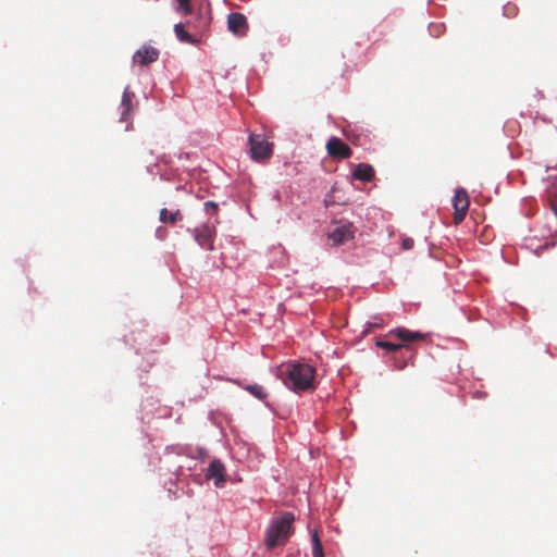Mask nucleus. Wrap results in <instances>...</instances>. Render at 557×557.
I'll return each instance as SVG.
<instances>
[{
    "label": "nucleus",
    "instance_id": "39448f33",
    "mask_svg": "<svg viewBox=\"0 0 557 557\" xmlns=\"http://www.w3.org/2000/svg\"><path fill=\"white\" fill-rule=\"evenodd\" d=\"M327 154L333 159H348L352 154L350 147L338 137H331L326 143Z\"/></svg>",
    "mask_w": 557,
    "mask_h": 557
},
{
    "label": "nucleus",
    "instance_id": "6ab92c4d",
    "mask_svg": "<svg viewBox=\"0 0 557 557\" xmlns=\"http://www.w3.org/2000/svg\"><path fill=\"white\" fill-rule=\"evenodd\" d=\"M550 208L557 218V182L547 189Z\"/></svg>",
    "mask_w": 557,
    "mask_h": 557
},
{
    "label": "nucleus",
    "instance_id": "412c9836",
    "mask_svg": "<svg viewBox=\"0 0 557 557\" xmlns=\"http://www.w3.org/2000/svg\"><path fill=\"white\" fill-rule=\"evenodd\" d=\"M517 13H518V8L516 4L507 3L504 7V14L507 17H515L517 15Z\"/></svg>",
    "mask_w": 557,
    "mask_h": 557
},
{
    "label": "nucleus",
    "instance_id": "5701e85b",
    "mask_svg": "<svg viewBox=\"0 0 557 557\" xmlns=\"http://www.w3.org/2000/svg\"><path fill=\"white\" fill-rule=\"evenodd\" d=\"M205 209L208 213H214L218 210V205L213 201L205 202Z\"/></svg>",
    "mask_w": 557,
    "mask_h": 557
},
{
    "label": "nucleus",
    "instance_id": "2eb2a0df",
    "mask_svg": "<svg viewBox=\"0 0 557 557\" xmlns=\"http://www.w3.org/2000/svg\"><path fill=\"white\" fill-rule=\"evenodd\" d=\"M133 96L134 94L128 91V87L125 88L123 95H122V100H121V117H120V121H126L128 119V115L132 111V108H133V104H132V99H133Z\"/></svg>",
    "mask_w": 557,
    "mask_h": 557
},
{
    "label": "nucleus",
    "instance_id": "f257e3e1",
    "mask_svg": "<svg viewBox=\"0 0 557 557\" xmlns=\"http://www.w3.org/2000/svg\"><path fill=\"white\" fill-rule=\"evenodd\" d=\"M276 376L293 392H306L315 388V369L301 362L282 364L276 370Z\"/></svg>",
    "mask_w": 557,
    "mask_h": 557
},
{
    "label": "nucleus",
    "instance_id": "20e7f679",
    "mask_svg": "<svg viewBox=\"0 0 557 557\" xmlns=\"http://www.w3.org/2000/svg\"><path fill=\"white\" fill-rule=\"evenodd\" d=\"M453 206L455 210L454 223L458 225L465 220L470 206L469 195L463 188L456 190L453 199Z\"/></svg>",
    "mask_w": 557,
    "mask_h": 557
},
{
    "label": "nucleus",
    "instance_id": "f3484780",
    "mask_svg": "<svg viewBox=\"0 0 557 557\" xmlns=\"http://www.w3.org/2000/svg\"><path fill=\"white\" fill-rule=\"evenodd\" d=\"M244 388L260 400H264L268 397V393L264 391L263 386L259 384H249Z\"/></svg>",
    "mask_w": 557,
    "mask_h": 557
},
{
    "label": "nucleus",
    "instance_id": "f03ea898",
    "mask_svg": "<svg viewBox=\"0 0 557 557\" xmlns=\"http://www.w3.org/2000/svg\"><path fill=\"white\" fill-rule=\"evenodd\" d=\"M295 517L292 512H284L280 518L273 519L269 524L264 543L269 549L284 545L293 533Z\"/></svg>",
    "mask_w": 557,
    "mask_h": 557
},
{
    "label": "nucleus",
    "instance_id": "7ed1b4c3",
    "mask_svg": "<svg viewBox=\"0 0 557 557\" xmlns=\"http://www.w3.org/2000/svg\"><path fill=\"white\" fill-rule=\"evenodd\" d=\"M251 158L263 161L272 156V144L262 134H251L248 138Z\"/></svg>",
    "mask_w": 557,
    "mask_h": 557
},
{
    "label": "nucleus",
    "instance_id": "f8f14e48",
    "mask_svg": "<svg viewBox=\"0 0 557 557\" xmlns=\"http://www.w3.org/2000/svg\"><path fill=\"white\" fill-rule=\"evenodd\" d=\"M391 335H395L397 338L404 342V344L416 341H423L425 338L424 334L420 332H412L405 327H397L396 330H393Z\"/></svg>",
    "mask_w": 557,
    "mask_h": 557
},
{
    "label": "nucleus",
    "instance_id": "a211bd4d",
    "mask_svg": "<svg viewBox=\"0 0 557 557\" xmlns=\"http://www.w3.org/2000/svg\"><path fill=\"white\" fill-rule=\"evenodd\" d=\"M312 540V556L313 557H324L323 546L319 539L318 532L314 531L311 536Z\"/></svg>",
    "mask_w": 557,
    "mask_h": 557
},
{
    "label": "nucleus",
    "instance_id": "9d476101",
    "mask_svg": "<svg viewBox=\"0 0 557 557\" xmlns=\"http://www.w3.org/2000/svg\"><path fill=\"white\" fill-rule=\"evenodd\" d=\"M159 51L153 47H143L139 49L135 55L134 61L138 62L141 65H147L158 60Z\"/></svg>",
    "mask_w": 557,
    "mask_h": 557
},
{
    "label": "nucleus",
    "instance_id": "0eeeda50",
    "mask_svg": "<svg viewBox=\"0 0 557 557\" xmlns=\"http://www.w3.org/2000/svg\"><path fill=\"white\" fill-rule=\"evenodd\" d=\"M228 29L236 36H245L248 30L247 18L239 12H233L227 16Z\"/></svg>",
    "mask_w": 557,
    "mask_h": 557
},
{
    "label": "nucleus",
    "instance_id": "dca6fc26",
    "mask_svg": "<svg viewBox=\"0 0 557 557\" xmlns=\"http://www.w3.org/2000/svg\"><path fill=\"white\" fill-rule=\"evenodd\" d=\"M174 32H175L176 37L180 39V41L186 42V44H195L196 42V39L185 30V27L182 23L174 25Z\"/></svg>",
    "mask_w": 557,
    "mask_h": 557
},
{
    "label": "nucleus",
    "instance_id": "9b49d317",
    "mask_svg": "<svg viewBox=\"0 0 557 557\" xmlns=\"http://www.w3.org/2000/svg\"><path fill=\"white\" fill-rule=\"evenodd\" d=\"M391 335H395L397 338L404 342V344L416 341H423L425 338L424 334L420 332H412L405 327H397L396 330H393Z\"/></svg>",
    "mask_w": 557,
    "mask_h": 557
},
{
    "label": "nucleus",
    "instance_id": "aec40b11",
    "mask_svg": "<svg viewBox=\"0 0 557 557\" xmlns=\"http://www.w3.org/2000/svg\"><path fill=\"white\" fill-rule=\"evenodd\" d=\"M376 345L379 347L387 349L389 351H398V350H400L403 348H408L407 344H395V343L386 342V341H379L376 343Z\"/></svg>",
    "mask_w": 557,
    "mask_h": 557
},
{
    "label": "nucleus",
    "instance_id": "1a4fd4ad",
    "mask_svg": "<svg viewBox=\"0 0 557 557\" xmlns=\"http://www.w3.org/2000/svg\"><path fill=\"white\" fill-rule=\"evenodd\" d=\"M354 234L355 227L352 223H345L335 227L330 234V238L338 245L351 239Z\"/></svg>",
    "mask_w": 557,
    "mask_h": 557
},
{
    "label": "nucleus",
    "instance_id": "4468645a",
    "mask_svg": "<svg viewBox=\"0 0 557 557\" xmlns=\"http://www.w3.org/2000/svg\"><path fill=\"white\" fill-rule=\"evenodd\" d=\"M159 220L164 224L174 225L175 223L183 220V214L178 209L175 211H169L168 209L163 208L159 212Z\"/></svg>",
    "mask_w": 557,
    "mask_h": 557
},
{
    "label": "nucleus",
    "instance_id": "6e6552de",
    "mask_svg": "<svg viewBox=\"0 0 557 557\" xmlns=\"http://www.w3.org/2000/svg\"><path fill=\"white\" fill-rule=\"evenodd\" d=\"M206 478L214 480L215 486H221L225 482L224 465L218 459L212 460L207 469Z\"/></svg>",
    "mask_w": 557,
    "mask_h": 557
},
{
    "label": "nucleus",
    "instance_id": "ddd939ff",
    "mask_svg": "<svg viewBox=\"0 0 557 557\" xmlns=\"http://www.w3.org/2000/svg\"><path fill=\"white\" fill-rule=\"evenodd\" d=\"M374 169L367 163H360L352 172V177L361 182H371L374 177Z\"/></svg>",
    "mask_w": 557,
    "mask_h": 557
},
{
    "label": "nucleus",
    "instance_id": "4be33fe9",
    "mask_svg": "<svg viewBox=\"0 0 557 557\" xmlns=\"http://www.w3.org/2000/svg\"><path fill=\"white\" fill-rule=\"evenodd\" d=\"M178 2L180 10L185 14L191 13V0H176Z\"/></svg>",
    "mask_w": 557,
    "mask_h": 557
},
{
    "label": "nucleus",
    "instance_id": "393cba45",
    "mask_svg": "<svg viewBox=\"0 0 557 557\" xmlns=\"http://www.w3.org/2000/svg\"><path fill=\"white\" fill-rule=\"evenodd\" d=\"M380 326H381V324H380V323H377V322L371 323V324H369V326H368V329L364 331V333L369 332V331H370V329H372V327H380Z\"/></svg>",
    "mask_w": 557,
    "mask_h": 557
},
{
    "label": "nucleus",
    "instance_id": "b1692460",
    "mask_svg": "<svg viewBox=\"0 0 557 557\" xmlns=\"http://www.w3.org/2000/svg\"><path fill=\"white\" fill-rule=\"evenodd\" d=\"M401 247L404 250H409L413 247V239L412 238H404L401 242Z\"/></svg>",
    "mask_w": 557,
    "mask_h": 557
},
{
    "label": "nucleus",
    "instance_id": "423d86ee",
    "mask_svg": "<svg viewBox=\"0 0 557 557\" xmlns=\"http://www.w3.org/2000/svg\"><path fill=\"white\" fill-rule=\"evenodd\" d=\"M193 234H194L195 240L197 242V244L200 247H202L209 251L214 250L213 238H214L215 230L213 226L203 224L200 227L194 228Z\"/></svg>",
    "mask_w": 557,
    "mask_h": 557
}]
</instances>
